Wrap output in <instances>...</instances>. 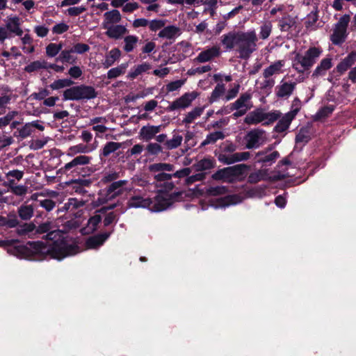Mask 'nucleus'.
<instances>
[{"label": "nucleus", "mask_w": 356, "mask_h": 356, "mask_svg": "<svg viewBox=\"0 0 356 356\" xmlns=\"http://www.w3.org/2000/svg\"><path fill=\"white\" fill-rule=\"evenodd\" d=\"M72 53L74 52L72 48L70 49L62 50L58 57L56 58V60L63 63H66L70 64H75L76 63V58L72 55Z\"/></svg>", "instance_id": "obj_35"}, {"label": "nucleus", "mask_w": 356, "mask_h": 356, "mask_svg": "<svg viewBox=\"0 0 356 356\" xmlns=\"http://www.w3.org/2000/svg\"><path fill=\"white\" fill-rule=\"evenodd\" d=\"M356 60V51H352L347 57H346L341 63L337 66V70L343 74L350 67H351Z\"/></svg>", "instance_id": "obj_32"}, {"label": "nucleus", "mask_w": 356, "mask_h": 356, "mask_svg": "<svg viewBox=\"0 0 356 356\" xmlns=\"http://www.w3.org/2000/svg\"><path fill=\"white\" fill-rule=\"evenodd\" d=\"M158 195L155 197L154 201L150 207V209L155 212L163 211L170 207L174 202L178 201L183 197L184 193L182 191H178L172 193L165 196L161 195L158 192Z\"/></svg>", "instance_id": "obj_6"}, {"label": "nucleus", "mask_w": 356, "mask_h": 356, "mask_svg": "<svg viewBox=\"0 0 356 356\" xmlns=\"http://www.w3.org/2000/svg\"><path fill=\"white\" fill-rule=\"evenodd\" d=\"M312 66V47L304 54L298 52L293 59V67L298 72L303 73Z\"/></svg>", "instance_id": "obj_10"}, {"label": "nucleus", "mask_w": 356, "mask_h": 356, "mask_svg": "<svg viewBox=\"0 0 356 356\" xmlns=\"http://www.w3.org/2000/svg\"><path fill=\"white\" fill-rule=\"evenodd\" d=\"M47 61H40V60H35L33 62H31L30 64L27 65L24 67V70L28 73H31L35 71H38L40 69H47Z\"/></svg>", "instance_id": "obj_48"}, {"label": "nucleus", "mask_w": 356, "mask_h": 356, "mask_svg": "<svg viewBox=\"0 0 356 356\" xmlns=\"http://www.w3.org/2000/svg\"><path fill=\"white\" fill-rule=\"evenodd\" d=\"M100 213H101L97 212V210L95 215L88 219L87 229L89 233H93L97 230L98 225L102 220V217Z\"/></svg>", "instance_id": "obj_39"}, {"label": "nucleus", "mask_w": 356, "mask_h": 356, "mask_svg": "<svg viewBox=\"0 0 356 356\" xmlns=\"http://www.w3.org/2000/svg\"><path fill=\"white\" fill-rule=\"evenodd\" d=\"M67 184L72 185L75 193L80 195H85L88 193L85 188L90 186L92 180L90 179L79 178L69 181Z\"/></svg>", "instance_id": "obj_20"}, {"label": "nucleus", "mask_w": 356, "mask_h": 356, "mask_svg": "<svg viewBox=\"0 0 356 356\" xmlns=\"http://www.w3.org/2000/svg\"><path fill=\"white\" fill-rule=\"evenodd\" d=\"M79 88L78 86L70 87L63 91V101H79Z\"/></svg>", "instance_id": "obj_40"}, {"label": "nucleus", "mask_w": 356, "mask_h": 356, "mask_svg": "<svg viewBox=\"0 0 356 356\" xmlns=\"http://www.w3.org/2000/svg\"><path fill=\"white\" fill-rule=\"evenodd\" d=\"M121 55V51L118 48H114L111 49L108 54L106 56L104 65L106 68H108L112 66L115 60L119 59Z\"/></svg>", "instance_id": "obj_38"}, {"label": "nucleus", "mask_w": 356, "mask_h": 356, "mask_svg": "<svg viewBox=\"0 0 356 356\" xmlns=\"http://www.w3.org/2000/svg\"><path fill=\"white\" fill-rule=\"evenodd\" d=\"M252 95L248 92H245L241 95V96L232 103L234 108H241L245 107H252V105L248 104V102L251 99Z\"/></svg>", "instance_id": "obj_42"}, {"label": "nucleus", "mask_w": 356, "mask_h": 356, "mask_svg": "<svg viewBox=\"0 0 356 356\" xmlns=\"http://www.w3.org/2000/svg\"><path fill=\"white\" fill-rule=\"evenodd\" d=\"M183 138L180 135H174L172 138L165 141V146L168 149L177 148L181 145Z\"/></svg>", "instance_id": "obj_54"}, {"label": "nucleus", "mask_w": 356, "mask_h": 356, "mask_svg": "<svg viewBox=\"0 0 356 356\" xmlns=\"http://www.w3.org/2000/svg\"><path fill=\"white\" fill-rule=\"evenodd\" d=\"M69 29V26L64 23L61 22L59 24H56L52 28V33L54 34H63L65 32L67 31Z\"/></svg>", "instance_id": "obj_63"}, {"label": "nucleus", "mask_w": 356, "mask_h": 356, "mask_svg": "<svg viewBox=\"0 0 356 356\" xmlns=\"http://www.w3.org/2000/svg\"><path fill=\"white\" fill-rule=\"evenodd\" d=\"M148 154L152 156H157L163 152L162 147L156 143H150L146 147Z\"/></svg>", "instance_id": "obj_58"}, {"label": "nucleus", "mask_w": 356, "mask_h": 356, "mask_svg": "<svg viewBox=\"0 0 356 356\" xmlns=\"http://www.w3.org/2000/svg\"><path fill=\"white\" fill-rule=\"evenodd\" d=\"M151 68L150 64L147 63H143L140 65L135 66L133 67L131 71L129 72L128 77L131 79H136L138 76L143 74V72H146Z\"/></svg>", "instance_id": "obj_44"}, {"label": "nucleus", "mask_w": 356, "mask_h": 356, "mask_svg": "<svg viewBox=\"0 0 356 356\" xmlns=\"http://www.w3.org/2000/svg\"><path fill=\"white\" fill-rule=\"evenodd\" d=\"M225 86L222 83H218L213 90L211 96L209 97V104H211L216 102L220 97H222L225 93Z\"/></svg>", "instance_id": "obj_36"}, {"label": "nucleus", "mask_w": 356, "mask_h": 356, "mask_svg": "<svg viewBox=\"0 0 356 356\" xmlns=\"http://www.w3.org/2000/svg\"><path fill=\"white\" fill-rule=\"evenodd\" d=\"M148 169L152 173L172 172L175 170V165L167 163H156L149 165Z\"/></svg>", "instance_id": "obj_33"}, {"label": "nucleus", "mask_w": 356, "mask_h": 356, "mask_svg": "<svg viewBox=\"0 0 356 356\" xmlns=\"http://www.w3.org/2000/svg\"><path fill=\"white\" fill-rule=\"evenodd\" d=\"M272 31V24L270 22H266L260 28V38L263 40L268 38Z\"/></svg>", "instance_id": "obj_61"}, {"label": "nucleus", "mask_w": 356, "mask_h": 356, "mask_svg": "<svg viewBox=\"0 0 356 356\" xmlns=\"http://www.w3.org/2000/svg\"><path fill=\"white\" fill-rule=\"evenodd\" d=\"M216 161L211 158H204L194 165L197 171H204L215 168Z\"/></svg>", "instance_id": "obj_37"}, {"label": "nucleus", "mask_w": 356, "mask_h": 356, "mask_svg": "<svg viewBox=\"0 0 356 356\" xmlns=\"http://www.w3.org/2000/svg\"><path fill=\"white\" fill-rule=\"evenodd\" d=\"M72 49L74 53L82 54L90 50V46L84 43H76L72 47Z\"/></svg>", "instance_id": "obj_64"}, {"label": "nucleus", "mask_w": 356, "mask_h": 356, "mask_svg": "<svg viewBox=\"0 0 356 356\" xmlns=\"http://www.w3.org/2000/svg\"><path fill=\"white\" fill-rule=\"evenodd\" d=\"M165 25V20L164 19H153L149 21V29L152 32H156L160 29H163Z\"/></svg>", "instance_id": "obj_57"}, {"label": "nucleus", "mask_w": 356, "mask_h": 356, "mask_svg": "<svg viewBox=\"0 0 356 356\" xmlns=\"http://www.w3.org/2000/svg\"><path fill=\"white\" fill-rule=\"evenodd\" d=\"M56 205V202L49 198H42L39 201V207L44 209L47 212L52 211Z\"/></svg>", "instance_id": "obj_56"}, {"label": "nucleus", "mask_w": 356, "mask_h": 356, "mask_svg": "<svg viewBox=\"0 0 356 356\" xmlns=\"http://www.w3.org/2000/svg\"><path fill=\"white\" fill-rule=\"evenodd\" d=\"M350 22V15H343L339 19L337 23L334 25L333 33L330 37L333 44H341L346 40L348 35L347 28Z\"/></svg>", "instance_id": "obj_8"}, {"label": "nucleus", "mask_w": 356, "mask_h": 356, "mask_svg": "<svg viewBox=\"0 0 356 356\" xmlns=\"http://www.w3.org/2000/svg\"><path fill=\"white\" fill-rule=\"evenodd\" d=\"M104 29H106L105 34L112 39H120L124 34L128 32L127 29L120 24L111 25L109 26H104Z\"/></svg>", "instance_id": "obj_22"}, {"label": "nucleus", "mask_w": 356, "mask_h": 356, "mask_svg": "<svg viewBox=\"0 0 356 356\" xmlns=\"http://www.w3.org/2000/svg\"><path fill=\"white\" fill-rule=\"evenodd\" d=\"M161 125L154 126L150 124L143 126L140 130V136L143 140L149 141L161 131Z\"/></svg>", "instance_id": "obj_23"}, {"label": "nucleus", "mask_w": 356, "mask_h": 356, "mask_svg": "<svg viewBox=\"0 0 356 356\" xmlns=\"http://www.w3.org/2000/svg\"><path fill=\"white\" fill-rule=\"evenodd\" d=\"M74 82L70 79H61L54 81L49 85V88L53 90H58L61 88L70 87Z\"/></svg>", "instance_id": "obj_46"}, {"label": "nucleus", "mask_w": 356, "mask_h": 356, "mask_svg": "<svg viewBox=\"0 0 356 356\" xmlns=\"http://www.w3.org/2000/svg\"><path fill=\"white\" fill-rule=\"evenodd\" d=\"M22 34L20 18L17 15L8 17L5 26H0V42L14 35L22 36Z\"/></svg>", "instance_id": "obj_5"}, {"label": "nucleus", "mask_w": 356, "mask_h": 356, "mask_svg": "<svg viewBox=\"0 0 356 356\" xmlns=\"http://www.w3.org/2000/svg\"><path fill=\"white\" fill-rule=\"evenodd\" d=\"M113 232V229L111 232L99 233L88 237L86 241V245L88 249H96L102 245L104 242L110 237Z\"/></svg>", "instance_id": "obj_14"}, {"label": "nucleus", "mask_w": 356, "mask_h": 356, "mask_svg": "<svg viewBox=\"0 0 356 356\" xmlns=\"http://www.w3.org/2000/svg\"><path fill=\"white\" fill-rule=\"evenodd\" d=\"M34 129H32L31 123H26L21 129H17V131L15 132V136H19L22 138H26L29 136Z\"/></svg>", "instance_id": "obj_52"}, {"label": "nucleus", "mask_w": 356, "mask_h": 356, "mask_svg": "<svg viewBox=\"0 0 356 356\" xmlns=\"http://www.w3.org/2000/svg\"><path fill=\"white\" fill-rule=\"evenodd\" d=\"M181 34V31L179 27L170 25L168 26H164L163 29H161L158 36L161 38H166L169 40H175L176 37Z\"/></svg>", "instance_id": "obj_27"}, {"label": "nucleus", "mask_w": 356, "mask_h": 356, "mask_svg": "<svg viewBox=\"0 0 356 356\" xmlns=\"http://www.w3.org/2000/svg\"><path fill=\"white\" fill-rule=\"evenodd\" d=\"M124 45L123 49L125 52H131L138 42V37L134 35L125 36L124 38Z\"/></svg>", "instance_id": "obj_45"}, {"label": "nucleus", "mask_w": 356, "mask_h": 356, "mask_svg": "<svg viewBox=\"0 0 356 356\" xmlns=\"http://www.w3.org/2000/svg\"><path fill=\"white\" fill-rule=\"evenodd\" d=\"M280 157L277 151H273L269 154L267 151H259L256 154V162L263 163L264 165H271Z\"/></svg>", "instance_id": "obj_17"}, {"label": "nucleus", "mask_w": 356, "mask_h": 356, "mask_svg": "<svg viewBox=\"0 0 356 356\" xmlns=\"http://www.w3.org/2000/svg\"><path fill=\"white\" fill-rule=\"evenodd\" d=\"M34 235L42 234V241H28L27 247L29 260L42 261L53 259L61 261L74 255L79 250V246L70 243V238L62 230L56 228L51 221H45L38 226L35 225Z\"/></svg>", "instance_id": "obj_1"}, {"label": "nucleus", "mask_w": 356, "mask_h": 356, "mask_svg": "<svg viewBox=\"0 0 356 356\" xmlns=\"http://www.w3.org/2000/svg\"><path fill=\"white\" fill-rule=\"evenodd\" d=\"M257 37L254 31H240L237 40V51L239 58L246 60L257 49Z\"/></svg>", "instance_id": "obj_3"}, {"label": "nucleus", "mask_w": 356, "mask_h": 356, "mask_svg": "<svg viewBox=\"0 0 356 356\" xmlns=\"http://www.w3.org/2000/svg\"><path fill=\"white\" fill-rule=\"evenodd\" d=\"M239 196L238 195H228L220 199V203L223 206H229L239 202Z\"/></svg>", "instance_id": "obj_59"}, {"label": "nucleus", "mask_w": 356, "mask_h": 356, "mask_svg": "<svg viewBox=\"0 0 356 356\" xmlns=\"http://www.w3.org/2000/svg\"><path fill=\"white\" fill-rule=\"evenodd\" d=\"M277 26L282 32H291L296 27V19L287 13L277 19Z\"/></svg>", "instance_id": "obj_16"}, {"label": "nucleus", "mask_w": 356, "mask_h": 356, "mask_svg": "<svg viewBox=\"0 0 356 356\" xmlns=\"http://www.w3.org/2000/svg\"><path fill=\"white\" fill-rule=\"evenodd\" d=\"M281 114L279 111L265 113L261 109H256L246 115L244 123L251 125L263 122V125L267 126L277 121L281 117Z\"/></svg>", "instance_id": "obj_4"}, {"label": "nucleus", "mask_w": 356, "mask_h": 356, "mask_svg": "<svg viewBox=\"0 0 356 356\" xmlns=\"http://www.w3.org/2000/svg\"><path fill=\"white\" fill-rule=\"evenodd\" d=\"M225 135L221 131H217L208 134L204 140L201 143V147H204L209 144H214L218 140H222Z\"/></svg>", "instance_id": "obj_43"}, {"label": "nucleus", "mask_w": 356, "mask_h": 356, "mask_svg": "<svg viewBox=\"0 0 356 356\" xmlns=\"http://www.w3.org/2000/svg\"><path fill=\"white\" fill-rule=\"evenodd\" d=\"M239 34L240 31H230L222 36L221 42L226 50H231L236 46Z\"/></svg>", "instance_id": "obj_25"}, {"label": "nucleus", "mask_w": 356, "mask_h": 356, "mask_svg": "<svg viewBox=\"0 0 356 356\" xmlns=\"http://www.w3.org/2000/svg\"><path fill=\"white\" fill-rule=\"evenodd\" d=\"M19 225L17 215L10 212L6 216H0V227L6 228H14Z\"/></svg>", "instance_id": "obj_30"}, {"label": "nucleus", "mask_w": 356, "mask_h": 356, "mask_svg": "<svg viewBox=\"0 0 356 356\" xmlns=\"http://www.w3.org/2000/svg\"><path fill=\"white\" fill-rule=\"evenodd\" d=\"M128 183L127 180H119L112 182L105 189V197L107 200H112L123 193L122 187Z\"/></svg>", "instance_id": "obj_12"}, {"label": "nucleus", "mask_w": 356, "mask_h": 356, "mask_svg": "<svg viewBox=\"0 0 356 356\" xmlns=\"http://www.w3.org/2000/svg\"><path fill=\"white\" fill-rule=\"evenodd\" d=\"M122 17L118 10L114 9L111 11L106 12L104 14V21L102 22V28L104 26H111L113 24L119 23L121 21Z\"/></svg>", "instance_id": "obj_26"}, {"label": "nucleus", "mask_w": 356, "mask_h": 356, "mask_svg": "<svg viewBox=\"0 0 356 356\" xmlns=\"http://www.w3.org/2000/svg\"><path fill=\"white\" fill-rule=\"evenodd\" d=\"M204 109V107H195L193 110L188 113L186 118L183 120V122L186 124L192 123L194 120L202 115Z\"/></svg>", "instance_id": "obj_47"}, {"label": "nucleus", "mask_w": 356, "mask_h": 356, "mask_svg": "<svg viewBox=\"0 0 356 356\" xmlns=\"http://www.w3.org/2000/svg\"><path fill=\"white\" fill-rule=\"evenodd\" d=\"M296 83L293 81H284L283 80L275 87V92L277 98L288 99L296 88Z\"/></svg>", "instance_id": "obj_13"}, {"label": "nucleus", "mask_w": 356, "mask_h": 356, "mask_svg": "<svg viewBox=\"0 0 356 356\" xmlns=\"http://www.w3.org/2000/svg\"><path fill=\"white\" fill-rule=\"evenodd\" d=\"M126 68V65L122 64L120 66L111 68L107 72V77L108 79H113L118 77L121 74L124 73V70Z\"/></svg>", "instance_id": "obj_55"}, {"label": "nucleus", "mask_w": 356, "mask_h": 356, "mask_svg": "<svg viewBox=\"0 0 356 356\" xmlns=\"http://www.w3.org/2000/svg\"><path fill=\"white\" fill-rule=\"evenodd\" d=\"M264 131L261 129H255L250 131L246 136L247 141L245 147L247 149L257 148L259 146V140Z\"/></svg>", "instance_id": "obj_18"}, {"label": "nucleus", "mask_w": 356, "mask_h": 356, "mask_svg": "<svg viewBox=\"0 0 356 356\" xmlns=\"http://www.w3.org/2000/svg\"><path fill=\"white\" fill-rule=\"evenodd\" d=\"M284 66V60H277L266 67L263 72V76L265 79L280 74L282 72V67Z\"/></svg>", "instance_id": "obj_28"}, {"label": "nucleus", "mask_w": 356, "mask_h": 356, "mask_svg": "<svg viewBox=\"0 0 356 356\" xmlns=\"http://www.w3.org/2000/svg\"><path fill=\"white\" fill-rule=\"evenodd\" d=\"M63 44L49 43L46 47V54L48 57H55L60 51H62Z\"/></svg>", "instance_id": "obj_51"}, {"label": "nucleus", "mask_w": 356, "mask_h": 356, "mask_svg": "<svg viewBox=\"0 0 356 356\" xmlns=\"http://www.w3.org/2000/svg\"><path fill=\"white\" fill-rule=\"evenodd\" d=\"M198 94L197 92H186L180 97L173 101L167 108L168 112H171L177 109H184L188 107L192 102L195 99Z\"/></svg>", "instance_id": "obj_11"}, {"label": "nucleus", "mask_w": 356, "mask_h": 356, "mask_svg": "<svg viewBox=\"0 0 356 356\" xmlns=\"http://www.w3.org/2000/svg\"><path fill=\"white\" fill-rule=\"evenodd\" d=\"M332 66L331 58H326L322 60L320 65L317 66L314 74L316 76L323 75L325 72L329 70Z\"/></svg>", "instance_id": "obj_50"}, {"label": "nucleus", "mask_w": 356, "mask_h": 356, "mask_svg": "<svg viewBox=\"0 0 356 356\" xmlns=\"http://www.w3.org/2000/svg\"><path fill=\"white\" fill-rule=\"evenodd\" d=\"M34 206L23 204L17 208V214L19 218L24 221L29 220L34 214Z\"/></svg>", "instance_id": "obj_31"}, {"label": "nucleus", "mask_w": 356, "mask_h": 356, "mask_svg": "<svg viewBox=\"0 0 356 356\" xmlns=\"http://www.w3.org/2000/svg\"><path fill=\"white\" fill-rule=\"evenodd\" d=\"M11 192L17 196H23L28 191V187L24 185L10 186Z\"/></svg>", "instance_id": "obj_62"}, {"label": "nucleus", "mask_w": 356, "mask_h": 356, "mask_svg": "<svg viewBox=\"0 0 356 356\" xmlns=\"http://www.w3.org/2000/svg\"><path fill=\"white\" fill-rule=\"evenodd\" d=\"M16 233L18 236H23L35 232V225L34 222L20 223L16 227Z\"/></svg>", "instance_id": "obj_34"}, {"label": "nucleus", "mask_w": 356, "mask_h": 356, "mask_svg": "<svg viewBox=\"0 0 356 356\" xmlns=\"http://www.w3.org/2000/svg\"><path fill=\"white\" fill-rule=\"evenodd\" d=\"M220 54V47L218 46H213L211 48L201 51L195 58V60L198 63H206L214 58L218 57Z\"/></svg>", "instance_id": "obj_19"}, {"label": "nucleus", "mask_w": 356, "mask_h": 356, "mask_svg": "<svg viewBox=\"0 0 356 356\" xmlns=\"http://www.w3.org/2000/svg\"><path fill=\"white\" fill-rule=\"evenodd\" d=\"M249 166L241 163L233 166L226 167L217 170L211 175V178L216 181H224L232 184L237 179L241 181L244 179Z\"/></svg>", "instance_id": "obj_2"}, {"label": "nucleus", "mask_w": 356, "mask_h": 356, "mask_svg": "<svg viewBox=\"0 0 356 356\" xmlns=\"http://www.w3.org/2000/svg\"><path fill=\"white\" fill-rule=\"evenodd\" d=\"M154 180L156 188H160L158 191L159 193H168L175 188V184L171 181L172 178L170 172H156L154 173Z\"/></svg>", "instance_id": "obj_9"}, {"label": "nucleus", "mask_w": 356, "mask_h": 356, "mask_svg": "<svg viewBox=\"0 0 356 356\" xmlns=\"http://www.w3.org/2000/svg\"><path fill=\"white\" fill-rule=\"evenodd\" d=\"M227 193V188L224 186H210L206 188L205 193L208 196H218Z\"/></svg>", "instance_id": "obj_49"}, {"label": "nucleus", "mask_w": 356, "mask_h": 356, "mask_svg": "<svg viewBox=\"0 0 356 356\" xmlns=\"http://www.w3.org/2000/svg\"><path fill=\"white\" fill-rule=\"evenodd\" d=\"M0 247L3 248L8 254L19 259L29 260L27 247L21 244L18 239L0 240Z\"/></svg>", "instance_id": "obj_7"}, {"label": "nucleus", "mask_w": 356, "mask_h": 356, "mask_svg": "<svg viewBox=\"0 0 356 356\" xmlns=\"http://www.w3.org/2000/svg\"><path fill=\"white\" fill-rule=\"evenodd\" d=\"M78 88L79 92V100L91 99L95 98L97 96V92H96L95 88L92 86L81 84L78 86Z\"/></svg>", "instance_id": "obj_29"}, {"label": "nucleus", "mask_w": 356, "mask_h": 356, "mask_svg": "<svg viewBox=\"0 0 356 356\" xmlns=\"http://www.w3.org/2000/svg\"><path fill=\"white\" fill-rule=\"evenodd\" d=\"M69 154L74 155L78 153H87L90 152L88 147L84 144H79L69 148Z\"/></svg>", "instance_id": "obj_60"}, {"label": "nucleus", "mask_w": 356, "mask_h": 356, "mask_svg": "<svg viewBox=\"0 0 356 356\" xmlns=\"http://www.w3.org/2000/svg\"><path fill=\"white\" fill-rule=\"evenodd\" d=\"M92 158L86 155H80L73 159L70 162L66 163L63 168L60 169L63 172L66 173L73 168H76L74 170L77 171L79 165L88 164Z\"/></svg>", "instance_id": "obj_21"}, {"label": "nucleus", "mask_w": 356, "mask_h": 356, "mask_svg": "<svg viewBox=\"0 0 356 356\" xmlns=\"http://www.w3.org/2000/svg\"><path fill=\"white\" fill-rule=\"evenodd\" d=\"M298 113V110H292L286 113L281 118L278 120L276 126L274 127V131L277 133H282L287 130L296 115Z\"/></svg>", "instance_id": "obj_15"}, {"label": "nucleus", "mask_w": 356, "mask_h": 356, "mask_svg": "<svg viewBox=\"0 0 356 356\" xmlns=\"http://www.w3.org/2000/svg\"><path fill=\"white\" fill-rule=\"evenodd\" d=\"M18 114V111H9L5 116L0 118V129H3L8 125Z\"/></svg>", "instance_id": "obj_53"}, {"label": "nucleus", "mask_w": 356, "mask_h": 356, "mask_svg": "<svg viewBox=\"0 0 356 356\" xmlns=\"http://www.w3.org/2000/svg\"><path fill=\"white\" fill-rule=\"evenodd\" d=\"M122 147V143L116 142H108L105 144L100 153V157L108 156L111 153L115 152L118 149Z\"/></svg>", "instance_id": "obj_41"}, {"label": "nucleus", "mask_w": 356, "mask_h": 356, "mask_svg": "<svg viewBox=\"0 0 356 356\" xmlns=\"http://www.w3.org/2000/svg\"><path fill=\"white\" fill-rule=\"evenodd\" d=\"M153 201L150 198H143L141 196H132L127 202L129 208H150Z\"/></svg>", "instance_id": "obj_24"}]
</instances>
